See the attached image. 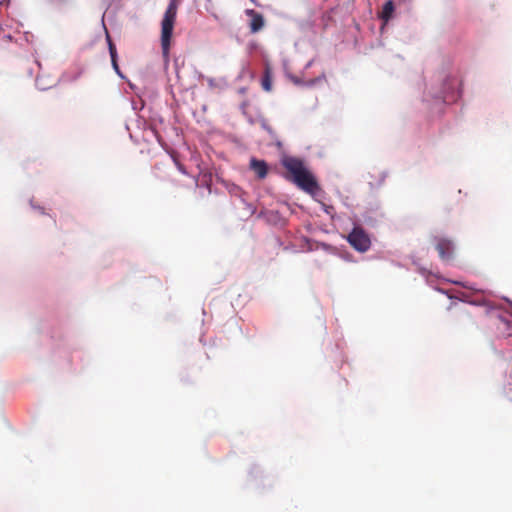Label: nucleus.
<instances>
[{
	"instance_id": "obj_2",
	"label": "nucleus",
	"mask_w": 512,
	"mask_h": 512,
	"mask_svg": "<svg viewBox=\"0 0 512 512\" xmlns=\"http://www.w3.org/2000/svg\"><path fill=\"white\" fill-rule=\"evenodd\" d=\"M177 15V4L171 0L161 22V47L164 58H168L171 38Z\"/></svg>"
},
{
	"instance_id": "obj_5",
	"label": "nucleus",
	"mask_w": 512,
	"mask_h": 512,
	"mask_svg": "<svg viewBox=\"0 0 512 512\" xmlns=\"http://www.w3.org/2000/svg\"><path fill=\"white\" fill-rule=\"evenodd\" d=\"M250 167L260 179L265 178L268 173L267 164L263 160L252 159Z\"/></svg>"
},
{
	"instance_id": "obj_6",
	"label": "nucleus",
	"mask_w": 512,
	"mask_h": 512,
	"mask_svg": "<svg viewBox=\"0 0 512 512\" xmlns=\"http://www.w3.org/2000/svg\"><path fill=\"white\" fill-rule=\"evenodd\" d=\"M264 26V19L261 14L254 13L250 23L252 32H257Z\"/></svg>"
},
{
	"instance_id": "obj_13",
	"label": "nucleus",
	"mask_w": 512,
	"mask_h": 512,
	"mask_svg": "<svg viewBox=\"0 0 512 512\" xmlns=\"http://www.w3.org/2000/svg\"><path fill=\"white\" fill-rule=\"evenodd\" d=\"M502 324H504L505 326L509 327L510 326V322L507 321V320H504V319H501L500 320Z\"/></svg>"
},
{
	"instance_id": "obj_14",
	"label": "nucleus",
	"mask_w": 512,
	"mask_h": 512,
	"mask_svg": "<svg viewBox=\"0 0 512 512\" xmlns=\"http://www.w3.org/2000/svg\"><path fill=\"white\" fill-rule=\"evenodd\" d=\"M508 335H509V336H512V332H508Z\"/></svg>"
},
{
	"instance_id": "obj_3",
	"label": "nucleus",
	"mask_w": 512,
	"mask_h": 512,
	"mask_svg": "<svg viewBox=\"0 0 512 512\" xmlns=\"http://www.w3.org/2000/svg\"><path fill=\"white\" fill-rule=\"evenodd\" d=\"M347 240L349 244L359 252H366L371 246V239L368 233L360 226H356L352 229Z\"/></svg>"
},
{
	"instance_id": "obj_12",
	"label": "nucleus",
	"mask_w": 512,
	"mask_h": 512,
	"mask_svg": "<svg viewBox=\"0 0 512 512\" xmlns=\"http://www.w3.org/2000/svg\"><path fill=\"white\" fill-rule=\"evenodd\" d=\"M292 80H293V82L295 84H301L302 83L298 77H293Z\"/></svg>"
},
{
	"instance_id": "obj_8",
	"label": "nucleus",
	"mask_w": 512,
	"mask_h": 512,
	"mask_svg": "<svg viewBox=\"0 0 512 512\" xmlns=\"http://www.w3.org/2000/svg\"><path fill=\"white\" fill-rule=\"evenodd\" d=\"M107 40H108L109 53H110L111 58H117L116 47L113 44V42L111 41L110 36L108 34H107Z\"/></svg>"
},
{
	"instance_id": "obj_10",
	"label": "nucleus",
	"mask_w": 512,
	"mask_h": 512,
	"mask_svg": "<svg viewBox=\"0 0 512 512\" xmlns=\"http://www.w3.org/2000/svg\"><path fill=\"white\" fill-rule=\"evenodd\" d=\"M111 62H112V66H113L114 70L118 74H120L119 66H118V63H117V58H111Z\"/></svg>"
},
{
	"instance_id": "obj_7",
	"label": "nucleus",
	"mask_w": 512,
	"mask_h": 512,
	"mask_svg": "<svg viewBox=\"0 0 512 512\" xmlns=\"http://www.w3.org/2000/svg\"><path fill=\"white\" fill-rule=\"evenodd\" d=\"M393 11L394 3L392 0H389L383 6L382 12L380 14L381 19L387 22L392 17Z\"/></svg>"
},
{
	"instance_id": "obj_11",
	"label": "nucleus",
	"mask_w": 512,
	"mask_h": 512,
	"mask_svg": "<svg viewBox=\"0 0 512 512\" xmlns=\"http://www.w3.org/2000/svg\"><path fill=\"white\" fill-rule=\"evenodd\" d=\"M322 77H317L315 79H312L308 82L309 85H314L317 81H319Z\"/></svg>"
},
{
	"instance_id": "obj_9",
	"label": "nucleus",
	"mask_w": 512,
	"mask_h": 512,
	"mask_svg": "<svg viewBox=\"0 0 512 512\" xmlns=\"http://www.w3.org/2000/svg\"><path fill=\"white\" fill-rule=\"evenodd\" d=\"M271 80L268 75H266L262 80V87L265 91L271 90Z\"/></svg>"
},
{
	"instance_id": "obj_4",
	"label": "nucleus",
	"mask_w": 512,
	"mask_h": 512,
	"mask_svg": "<svg viewBox=\"0 0 512 512\" xmlns=\"http://www.w3.org/2000/svg\"><path fill=\"white\" fill-rule=\"evenodd\" d=\"M436 250L442 260H450L452 258L454 245L453 242L447 238L436 237Z\"/></svg>"
},
{
	"instance_id": "obj_1",
	"label": "nucleus",
	"mask_w": 512,
	"mask_h": 512,
	"mask_svg": "<svg viewBox=\"0 0 512 512\" xmlns=\"http://www.w3.org/2000/svg\"><path fill=\"white\" fill-rule=\"evenodd\" d=\"M282 164L288 172L287 179L295 183L303 191L314 195L320 189L315 177L306 168L301 159L286 157L283 159Z\"/></svg>"
}]
</instances>
